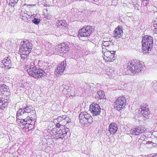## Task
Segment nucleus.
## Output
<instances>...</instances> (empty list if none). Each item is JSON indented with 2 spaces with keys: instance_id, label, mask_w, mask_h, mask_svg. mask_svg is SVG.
<instances>
[{
  "instance_id": "nucleus-1",
  "label": "nucleus",
  "mask_w": 157,
  "mask_h": 157,
  "mask_svg": "<svg viewBox=\"0 0 157 157\" xmlns=\"http://www.w3.org/2000/svg\"><path fill=\"white\" fill-rule=\"evenodd\" d=\"M36 111L35 108L32 106H29L25 108L20 109L17 114V116H21V118H24V121H26L31 118H34Z\"/></svg>"
},
{
  "instance_id": "nucleus-2",
  "label": "nucleus",
  "mask_w": 157,
  "mask_h": 157,
  "mask_svg": "<svg viewBox=\"0 0 157 157\" xmlns=\"http://www.w3.org/2000/svg\"><path fill=\"white\" fill-rule=\"evenodd\" d=\"M35 61L30 63V65L27 69L28 74L36 78H40L44 77L46 74L42 69L37 68L35 65Z\"/></svg>"
},
{
  "instance_id": "nucleus-3",
  "label": "nucleus",
  "mask_w": 157,
  "mask_h": 157,
  "mask_svg": "<svg viewBox=\"0 0 157 157\" xmlns=\"http://www.w3.org/2000/svg\"><path fill=\"white\" fill-rule=\"evenodd\" d=\"M10 94L9 86L4 84L0 85V109L3 110L7 105L5 101V96H7Z\"/></svg>"
},
{
  "instance_id": "nucleus-4",
  "label": "nucleus",
  "mask_w": 157,
  "mask_h": 157,
  "mask_svg": "<svg viewBox=\"0 0 157 157\" xmlns=\"http://www.w3.org/2000/svg\"><path fill=\"white\" fill-rule=\"evenodd\" d=\"M153 38L151 36H146L142 41V50L144 54L149 53L151 51L153 45Z\"/></svg>"
},
{
  "instance_id": "nucleus-5",
  "label": "nucleus",
  "mask_w": 157,
  "mask_h": 157,
  "mask_svg": "<svg viewBox=\"0 0 157 157\" xmlns=\"http://www.w3.org/2000/svg\"><path fill=\"white\" fill-rule=\"evenodd\" d=\"M143 65L139 63H136L134 61H131L127 63V69L131 73L136 74L140 72L143 69Z\"/></svg>"
},
{
  "instance_id": "nucleus-6",
  "label": "nucleus",
  "mask_w": 157,
  "mask_h": 157,
  "mask_svg": "<svg viewBox=\"0 0 157 157\" xmlns=\"http://www.w3.org/2000/svg\"><path fill=\"white\" fill-rule=\"evenodd\" d=\"M79 118L80 123L86 126H88L93 122L92 117L86 112L81 113L79 115Z\"/></svg>"
},
{
  "instance_id": "nucleus-7",
  "label": "nucleus",
  "mask_w": 157,
  "mask_h": 157,
  "mask_svg": "<svg viewBox=\"0 0 157 157\" xmlns=\"http://www.w3.org/2000/svg\"><path fill=\"white\" fill-rule=\"evenodd\" d=\"M126 99L123 96H120L116 100L114 103V108L119 111L124 107L126 104Z\"/></svg>"
},
{
  "instance_id": "nucleus-8",
  "label": "nucleus",
  "mask_w": 157,
  "mask_h": 157,
  "mask_svg": "<svg viewBox=\"0 0 157 157\" xmlns=\"http://www.w3.org/2000/svg\"><path fill=\"white\" fill-rule=\"evenodd\" d=\"M94 31V27L92 26L87 25L83 27L79 30V35L81 37H86L88 38V37Z\"/></svg>"
},
{
  "instance_id": "nucleus-9",
  "label": "nucleus",
  "mask_w": 157,
  "mask_h": 157,
  "mask_svg": "<svg viewBox=\"0 0 157 157\" xmlns=\"http://www.w3.org/2000/svg\"><path fill=\"white\" fill-rule=\"evenodd\" d=\"M20 45L21 47L20 48V51L26 52L27 54H29L31 52L33 45L29 41L26 40L21 42Z\"/></svg>"
},
{
  "instance_id": "nucleus-10",
  "label": "nucleus",
  "mask_w": 157,
  "mask_h": 157,
  "mask_svg": "<svg viewBox=\"0 0 157 157\" xmlns=\"http://www.w3.org/2000/svg\"><path fill=\"white\" fill-rule=\"evenodd\" d=\"M89 110L93 116H97L100 114L101 108L98 104L93 103L90 105Z\"/></svg>"
},
{
  "instance_id": "nucleus-11",
  "label": "nucleus",
  "mask_w": 157,
  "mask_h": 157,
  "mask_svg": "<svg viewBox=\"0 0 157 157\" xmlns=\"http://www.w3.org/2000/svg\"><path fill=\"white\" fill-rule=\"evenodd\" d=\"M61 128L62 129L60 128L59 130L57 129L58 131L56 132L55 135L56 138L63 139L66 136L69 129L68 128H65L64 126Z\"/></svg>"
},
{
  "instance_id": "nucleus-12",
  "label": "nucleus",
  "mask_w": 157,
  "mask_h": 157,
  "mask_svg": "<svg viewBox=\"0 0 157 157\" xmlns=\"http://www.w3.org/2000/svg\"><path fill=\"white\" fill-rule=\"evenodd\" d=\"M56 48L58 54L62 56L63 54H66L68 51L69 47L65 43H63L59 45Z\"/></svg>"
},
{
  "instance_id": "nucleus-13",
  "label": "nucleus",
  "mask_w": 157,
  "mask_h": 157,
  "mask_svg": "<svg viewBox=\"0 0 157 157\" xmlns=\"http://www.w3.org/2000/svg\"><path fill=\"white\" fill-rule=\"evenodd\" d=\"M146 129L142 126L134 128L130 131V134L132 135H138L143 133Z\"/></svg>"
},
{
  "instance_id": "nucleus-14",
  "label": "nucleus",
  "mask_w": 157,
  "mask_h": 157,
  "mask_svg": "<svg viewBox=\"0 0 157 157\" xmlns=\"http://www.w3.org/2000/svg\"><path fill=\"white\" fill-rule=\"evenodd\" d=\"M66 66V60H63L62 62L55 70V74H57L58 75H61L63 72Z\"/></svg>"
},
{
  "instance_id": "nucleus-15",
  "label": "nucleus",
  "mask_w": 157,
  "mask_h": 157,
  "mask_svg": "<svg viewBox=\"0 0 157 157\" xmlns=\"http://www.w3.org/2000/svg\"><path fill=\"white\" fill-rule=\"evenodd\" d=\"M123 34V31L121 26H118L115 29L113 35L114 37L116 39H119L121 38Z\"/></svg>"
},
{
  "instance_id": "nucleus-16",
  "label": "nucleus",
  "mask_w": 157,
  "mask_h": 157,
  "mask_svg": "<svg viewBox=\"0 0 157 157\" xmlns=\"http://www.w3.org/2000/svg\"><path fill=\"white\" fill-rule=\"evenodd\" d=\"M109 131L112 134H114L117 132L118 128L117 125L115 123H111L109 126Z\"/></svg>"
},
{
  "instance_id": "nucleus-17",
  "label": "nucleus",
  "mask_w": 157,
  "mask_h": 157,
  "mask_svg": "<svg viewBox=\"0 0 157 157\" xmlns=\"http://www.w3.org/2000/svg\"><path fill=\"white\" fill-rule=\"evenodd\" d=\"M2 62L4 65L5 66L7 69H10L11 68L12 65L11 61L10 59L7 57L2 60Z\"/></svg>"
},
{
  "instance_id": "nucleus-18",
  "label": "nucleus",
  "mask_w": 157,
  "mask_h": 157,
  "mask_svg": "<svg viewBox=\"0 0 157 157\" xmlns=\"http://www.w3.org/2000/svg\"><path fill=\"white\" fill-rule=\"evenodd\" d=\"M113 42L112 41H109L107 42H102V49H107L108 46H113Z\"/></svg>"
},
{
  "instance_id": "nucleus-19",
  "label": "nucleus",
  "mask_w": 157,
  "mask_h": 157,
  "mask_svg": "<svg viewBox=\"0 0 157 157\" xmlns=\"http://www.w3.org/2000/svg\"><path fill=\"white\" fill-rule=\"evenodd\" d=\"M106 50L107 51L105 52L104 53V59L107 62H110L111 61V60L108 59V58L110 56V55H111V51H109L108 49H106Z\"/></svg>"
},
{
  "instance_id": "nucleus-20",
  "label": "nucleus",
  "mask_w": 157,
  "mask_h": 157,
  "mask_svg": "<svg viewBox=\"0 0 157 157\" xmlns=\"http://www.w3.org/2000/svg\"><path fill=\"white\" fill-rule=\"evenodd\" d=\"M57 26L59 27H60L61 26H62V28H63L64 29L65 28V26H66V22L65 20H58V21L57 22Z\"/></svg>"
},
{
  "instance_id": "nucleus-21",
  "label": "nucleus",
  "mask_w": 157,
  "mask_h": 157,
  "mask_svg": "<svg viewBox=\"0 0 157 157\" xmlns=\"http://www.w3.org/2000/svg\"><path fill=\"white\" fill-rule=\"evenodd\" d=\"M140 113L146 119H148L149 117L150 113L149 109L144 111H141Z\"/></svg>"
},
{
  "instance_id": "nucleus-22",
  "label": "nucleus",
  "mask_w": 157,
  "mask_h": 157,
  "mask_svg": "<svg viewBox=\"0 0 157 157\" xmlns=\"http://www.w3.org/2000/svg\"><path fill=\"white\" fill-rule=\"evenodd\" d=\"M111 55L108 58V59L111 60V62H113L116 59V55H115V51H111Z\"/></svg>"
},
{
  "instance_id": "nucleus-23",
  "label": "nucleus",
  "mask_w": 157,
  "mask_h": 157,
  "mask_svg": "<svg viewBox=\"0 0 157 157\" xmlns=\"http://www.w3.org/2000/svg\"><path fill=\"white\" fill-rule=\"evenodd\" d=\"M97 93L98 94L99 96V97L100 99H106V97L103 91L101 90L98 91Z\"/></svg>"
},
{
  "instance_id": "nucleus-24",
  "label": "nucleus",
  "mask_w": 157,
  "mask_h": 157,
  "mask_svg": "<svg viewBox=\"0 0 157 157\" xmlns=\"http://www.w3.org/2000/svg\"><path fill=\"white\" fill-rule=\"evenodd\" d=\"M19 52L20 53V56L21 58V59L23 60H24L25 59H27L28 56H29V54H27L26 52L19 51Z\"/></svg>"
},
{
  "instance_id": "nucleus-25",
  "label": "nucleus",
  "mask_w": 157,
  "mask_h": 157,
  "mask_svg": "<svg viewBox=\"0 0 157 157\" xmlns=\"http://www.w3.org/2000/svg\"><path fill=\"white\" fill-rule=\"evenodd\" d=\"M148 105L147 104H143L142 105L140 106V107L139 109V111H145L148 110L149 107H148Z\"/></svg>"
},
{
  "instance_id": "nucleus-26",
  "label": "nucleus",
  "mask_w": 157,
  "mask_h": 157,
  "mask_svg": "<svg viewBox=\"0 0 157 157\" xmlns=\"http://www.w3.org/2000/svg\"><path fill=\"white\" fill-rule=\"evenodd\" d=\"M22 118L23 119L24 121L21 122L20 124V126L21 127V128H25L27 126L26 125L27 124V123L26 122L28 121L29 120H28L26 121H25L24 120V118Z\"/></svg>"
},
{
  "instance_id": "nucleus-27",
  "label": "nucleus",
  "mask_w": 157,
  "mask_h": 157,
  "mask_svg": "<svg viewBox=\"0 0 157 157\" xmlns=\"http://www.w3.org/2000/svg\"><path fill=\"white\" fill-rule=\"evenodd\" d=\"M151 85L155 91H157V81H154L152 82Z\"/></svg>"
},
{
  "instance_id": "nucleus-28",
  "label": "nucleus",
  "mask_w": 157,
  "mask_h": 157,
  "mask_svg": "<svg viewBox=\"0 0 157 157\" xmlns=\"http://www.w3.org/2000/svg\"><path fill=\"white\" fill-rule=\"evenodd\" d=\"M62 86L63 88V92L64 94H66V92L68 91L67 90L69 88L68 86L65 85L63 84Z\"/></svg>"
},
{
  "instance_id": "nucleus-29",
  "label": "nucleus",
  "mask_w": 157,
  "mask_h": 157,
  "mask_svg": "<svg viewBox=\"0 0 157 157\" xmlns=\"http://www.w3.org/2000/svg\"><path fill=\"white\" fill-rule=\"evenodd\" d=\"M116 74V72L112 69H110L108 75L114 77Z\"/></svg>"
},
{
  "instance_id": "nucleus-30",
  "label": "nucleus",
  "mask_w": 157,
  "mask_h": 157,
  "mask_svg": "<svg viewBox=\"0 0 157 157\" xmlns=\"http://www.w3.org/2000/svg\"><path fill=\"white\" fill-rule=\"evenodd\" d=\"M40 19L36 18H34L32 21L36 25H38L40 22Z\"/></svg>"
},
{
  "instance_id": "nucleus-31",
  "label": "nucleus",
  "mask_w": 157,
  "mask_h": 157,
  "mask_svg": "<svg viewBox=\"0 0 157 157\" xmlns=\"http://www.w3.org/2000/svg\"><path fill=\"white\" fill-rule=\"evenodd\" d=\"M143 4L144 6H147L148 4V2H145V1L148 2V1H149V0H143Z\"/></svg>"
},
{
  "instance_id": "nucleus-32",
  "label": "nucleus",
  "mask_w": 157,
  "mask_h": 157,
  "mask_svg": "<svg viewBox=\"0 0 157 157\" xmlns=\"http://www.w3.org/2000/svg\"><path fill=\"white\" fill-rule=\"evenodd\" d=\"M109 41H112L111 39L109 38H108L107 37L104 38H103V42H107Z\"/></svg>"
},
{
  "instance_id": "nucleus-33",
  "label": "nucleus",
  "mask_w": 157,
  "mask_h": 157,
  "mask_svg": "<svg viewBox=\"0 0 157 157\" xmlns=\"http://www.w3.org/2000/svg\"><path fill=\"white\" fill-rule=\"evenodd\" d=\"M66 118V116L65 115H64L62 116V117L59 116V117H58V120H59V119L61 120V118H62L64 119H65V118Z\"/></svg>"
},
{
  "instance_id": "nucleus-34",
  "label": "nucleus",
  "mask_w": 157,
  "mask_h": 157,
  "mask_svg": "<svg viewBox=\"0 0 157 157\" xmlns=\"http://www.w3.org/2000/svg\"><path fill=\"white\" fill-rule=\"evenodd\" d=\"M134 6V8L136 10H138V7H139V6L137 5H135L133 4Z\"/></svg>"
},
{
  "instance_id": "nucleus-35",
  "label": "nucleus",
  "mask_w": 157,
  "mask_h": 157,
  "mask_svg": "<svg viewBox=\"0 0 157 157\" xmlns=\"http://www.w3.org/2000/svg\"><path fill=\"white\" fill-rule=\"evenodd\" d=\"M153 141L155 142V144H157V136L156 137L153 139Z\"/></svg>"
},
{
  "instance_id": "nucleus-36",
  "label": "nucleus",
  "mask_w": 157,
  "mask_h": 157,
  "mask_svg": "<svg viewBox=\"0 0 157 157\" xmlns=\"http://www.w3.org/2000/svg\"><path fill=\"white\" fill-rule=\"evenodd\" d=\"M140 139H143L142 140H143V142L145 141L144 140V136H141L140 137Z\"/></svg>"
},
{
  "instance_id": "nucleus-37",
  "label": "nucleus",
  "mask_w": 157,
  "mask_h": 157,
  "mask_svg": "<svg viewBox=\"0 0 157 157\" xmlns=\"http://www.w3.org/2000/svg\"><path fill=\"white\" fill-rule=\"evenodd\" d=\"M86 11L87 12V14H86V15H87L88 14H91V12L90 11Z\"/></svg>"
},
{
  "instance_id": "nucleus-38",
  "label": "nucleus",
  "mask_w": 157,
  "mask_h": 157,
  "mask_svg": "<svg viewBox=\"0 0 157 157\" xmlns=\"http://www.w3.org/2000/svg\"><path fill=\"white\" fill-rule=\"evenodd\" d=\"M14 0H10V2L12 3V4H14Z\"/></svg>"
},
{
  "instance_id": "nucleus-39",
  "label": "nucleus",
  "mask_w": 157,
  "mask_h": 157,
  "mask_svg": "<svg viewBox=\"0 0 157 157\" xmlns=\"http://www.w3.org/2000/svg\"><path fill=\"white\" fill-rule=\"evenodd\" d=\"M18 0H14V3L15 4H16L17 3L18 1Z\"/></svg>"
},
{
  "instance_id": "nucleus-40",
  "label": "nucleus",
  "mask_w": 157,
  "mask_h": 157,
  "mask_svg": "<svg viewBox=\"0 0 157 157\" xmlns=\"http://www.w3.org/2000/svg\"><path fill=\"white\" fill-rule=\"evenodd\" d=\"M143 139H139L138 140V141L140 142H141Z\"/></svg>"
},
{
  "instance_id": "nucleus-41",
  "label": "nucleus",
  "mask_w": 157,
  "mask_h": 157,
  "mask_svg": "<svg viewBox=\"0 0 157 157\" xmlns=\"http://www.w3.org/2000/svg\"><path fill=\"white\" fill-rule=\"evenodd\" d=\"M60 125L59 124H56V126L57 127H59L60 126Z\"/></svg>"
},
{
  "instance_id": "nucleus-42",
  "label": "nucleus",
  "mask_w": 157,
  "mask_h": 157,
  "mask_svg": "<svg viewBox=\"0 0 157 157\" xmlns=\"http://www.w3.org/2000/svg\"><path fill=\"white\" fill-rule=\"evenodd\" d=\"M148 143L149 144H151L152 143V142L151 141H148L146 143L147 144Z\"/></svg>"
}]
</instances>
